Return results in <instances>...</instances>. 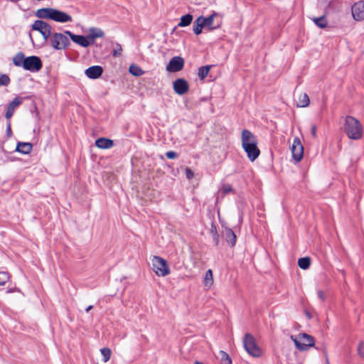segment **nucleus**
Wrapping results in <instances>:
<instances>
[{"label":"nucleus","instance_id":"1","mask_svg":"<svg viewBox=\"0 0 364 364\" xmlns=\"http://www.w3.org/2000/svg\"><path fill=\"white\" fill-rule=\"evenodd\" d=\"M241 141L242 149L246 152L248 159L251 161H254L260 154L255 136L250 131L245 129L242 132Z\"/></svg>","mask_w":364,"mask_h":364},{"label":"nucleus","instance_id":"2","mask_svg":"<svg viewBox=\"0 0 364 364\" xmlns=\"http://www.w3.org/2000/svg\"><path fill=\"white\" fill-rule=\"evenodd\" d=\"M35 15L39 18L49 19L58 23L73 21V17L65 12L53 8H42L38 9Z\"/></svg>","mask_w":364,"mask_h":364},{"label":"nucleus","instance_id":"3","mask_svg":"<svg viewBox=\"0 0 364 364\" xmlns=\"http://www.w3.org/2000/svg\"><path fill=\"white\" fill-rule=\"evenodd\" d=\"M343 129L350 139L358 140L363 136V127L360 122L353 117L347 116L346 117Z\"/></svg>","mask_w":364,"mask_h":364},{"label":"nucleus","instance_id":"4","mask_svg":"<svg viewBox=\"0 0 364 364\" xmlns=\"http://www.w3.org/2000/svg\"><path fill=\"white\" fill-rule=\"evenodd\" d=\"M152 270L158 277H164L171 273L169 265L166 259L159 256L151 258Z\"/></svg>","mask_w":364,"mask_h":364},{"label":"nucleus","instance_id":"5","mask_svg":"<svg viewBox=\"0 0 364 364\" xmlns=\"http://www.w3.org/2000/svg\"><path fill=\"white\" fill-rule=\"evenodd\" d=\"M68 37V34H65V31L64 33L55 32L51 34L49 43L55 50H65L70 44Z\"/></svg>","mask_w":364,"mask_h":364},{"label":"nucleus","instance_id":"6","mask_svg":"<svg viewBox=\"0 0 364 364\" xmlns=\"http://www.w3.org/2000/svg\"><path fill=\"white\" fill-rule=\"evenodd\" d=\"M291 339L294 341L296 348L301 351L307 350L314 345V339L306 333H300L296 336H291Z\"/></svg>","mask_w":364,"mask_h":364},{"label":"nucleus","instance_id":"7","mask_svg":"<svg viewBox=\"0 0 364 364\" xmlns=\"http://www.w3.org/2000/svg\"><path fill=\"white\" fill-rule=\"evenodd\" d=\"M243 344L247 353L255 358L260 357L262 354L261 348L258 346L255 338L250 333H246Z\"/></svg>","mask_w":364,"mask_h":364},{"label":"nucleus","instance_id":"8","mask_svg":"<svg viewBox=\"0 0 364 364\" xmlns=\"http://www.w3.org/2000/svg\"><path fill=\"white\" fill-rule=\"evenodd\" d=\"M32 29L38 31L45 41H48L51 36V26L41 20H36L32 24Z\"/></svg>","mask_w":364,"mask_h":364},{"label":"nucleus","instance_id":"9","mask_svg":"<svg viewBox=\"0 0 364 364\" xmlns=\"http://www.w3.org/2000/svg\"><path fill=\"white\" fill-rule=\"evenodd\" d=\"M42 62L37 56L26 57L23 68L31 72H37L42 68Z\"/></svg>","mask_w":364,"mask_h":364},{"label":"nucleus","instance_id":"10","mask_svg":"<svg viewBox=\"0 0 364 364\" xmlns=\"http://www.w3.org/2000/svg\"><path fill=\"white\" fill-rule=\"evenodd\" d=\"M291 151L292 157L296 161L299 162L302 159L304 156V147L298 137L294 139Z\"/></svg>","mask_w":364,"mask_h":364},{"label":"nucleus","instance_id":"11","mask_svg":"<svg viewBox=\"0 0 364 364\" xmlns=\"http://www.w3.org/2000/svg\"><path fill=\"white\" fill-rule=\"evenodd\" d=\"M173 88L176 94L183 95L188 92L189 90V85L185 79L178 78L173 82Z\"/></svg>","mask_w":364,"mask_h":364},{"label":"nucleus","instance_id":"12","mask_svg":"<svg viewBox=\"0 0 364 364\" xmlns=\"http://www.w3.org/2000/svg\"><path fill=\"white\" fill-rule=\"evenodd\" d=\"M184 65V60L181 57L175 56L171 59L166 66V70L171 73H175L182 70Z\"/></svg>","mask_w":364,"mask_h":364},{"label":"nucleus","instance_id":"13","mask_svg":"<svg viewBox=\"0 0 364 364\" xmlns=\"http://www.w3.org/2000/svg\"><path fill=\"white\" fill-rule=\"evenodd\" d=\"M65 34L70 38V39L76 44L83 47L87 48L91 45V42L87 36H84L82 35H76L70 32V31H65Z\"/></svg>","mask_w":364,"mask_h":364},{"label":"nucleus","instance_id":"14","mask_svg":"<svg viewBox=\"0 0 364 364\" xmlns=\"http://www.w3.org/2000/svg\"><path fill=\"white\" fill-rule=\"evenodd\" d=\"M352 16L355 21L364 20V1L355 3L351 9Z\"/></svg>","mask_w":364,"mask_h":364},{"label":"nucleus","instance_id":"15","mask_svg":"<svg viewBox=\"0 0 364 364\" xmlns=\"http://www.w3.org/2000/svg\"><path fill=\"white\" fill-rule=\"evenodd\" d=\"M102 73L103 69L99 65L91 66L85 71L86 76L90 79H97L100 77Z\"/></svg>","mask_w":364,"mask_h":364},{"label":"nucleus","instance_id":"16","mask_svg":"<svg viewBox=\"0 0 364 364\" xmlns=\"http://www.w3.org/2000/svg\"><path fill=\"white\" fill-rule=\"evenodd\" d=\"M105 36V32L99 28L91 27L89 28L87 38L91 42V45L95 43L96 38H102Z\"/></svg>","mask_w":364,"mask_h":364},{"label":"nucleus","instance_id":"17","mask_svg":"<svg viewBox=\"0 0 364 364\" xmlns=\"http://www.w3.org/2000/svg\"><path fill=\"white\" fill-rule=\"evenodd\" d=\"M22 102V99L17 97L9 105L7 112L6 114V118L10 119L14 113L16 107L20 105Z\"/></svg>","mask_w":364,"mask_h":364},{"label":"nucleus","instance_id":"18","mask_svg":"<svg viewBox=\"0 0 364 364\" xmlns=\"http://www.w3.org/2000/svg\"><path fill=\"white\" fill-rule=\"evenodd\" d=\"M95 145L99 149H107L113 146V141L107 138H99L95 141Z\"/></svg>","mask_w":364,"mask_h":364},{"label":"nucleus","instance_id":"19","mask_svg":"<svg viewBox=\"0 0 364 364\" xmlns=\"http://www.w3.org/2000/svg\"><path fill=\"white\" fill-rule=\"evenodd\" d=\"M218 16L216 13H213L210 15L208 17H204V25L205 27H208L210 30H213L220 27V23L215 24L214 19Z\"/></svg>","mask_w":364,"mask_h":364},{"label":"nucleus","instance_id":"20","mask_svg":"<svg viewBox=\"0 0 364 364\" xmlns=\"http://www.w3.org/2000/svg\"><path fill=\"white\" fill-rule=\"evenodd\" d=\"M310 103V100L307 94L301 93L297 96L296 105L298 107H306Z\"/></svg>","mask_w":364,"mask_h":364},{"label":"nucleus","instance_id":"21","mask_svg":"<svg viewBox=\"0 0 364 364\" xmlns=\"http://www.w3.org/2000/svg\"><path fill=\"white\" fill-rule=\"evenodd\" d=\"M223 236L225 240L233 247L236 242V235L230 228H225L223 231Z\"/></svg>","mask_w":364,"mask_h":364},{"label":"nucleus","instance_id":"22","mask_svg":"<svg viewBox=\"0 0 364 364\" xmlns=\"http://www.w3.org/2000/svg\"><path fill=\"white\" fill-rule=\"evenodd\" d=\"M32 150V144L26 142H18L16 151L24 154H29Z\"/></svg>","mask_w":364,"mask_h":364},{"label":"nucleus","instance_id":"23","mask_svg":"<svg viewBox=\"0 0 364 364\" xmlns=\"http://www.w3.org/2000/svg\"><path fill=\"white\" fill-rule=\"evenodd\" d=\"M203 22H204L203 16H199L195 21L193 30L196 35L200 34L202 33L203 28L204 27H205Z\"/></svg>","mask_w":364,"mask_h":364},{"label":"nucleus","instance_id":"24","mask_svg":"<svg viewBox=\"0 0 364 364\" xmlns=\"http://www.w3.org/2000/svg\"><path fill=\"white\" fill-rule=\"evenodd\" d=\"M26 58L23 53H18L13 58V63L18 67H24Z\"/></svg>","mask_w":364,"mask_h":364},{"label":"nucleus","instance_id":"25","mask_svg":"<svg viewBox=\"0 0 364 364\" xmlns=\"http://www.w3.org/2000/svg\"><path fill=\"white\" fill-rule=\"evenodd\" d=\"M204 286L210 289L213 284V275L211 269H208L205 272L203 279Z\"/></svg>","mask_w":364,"mask_h":364},{"label":"nucleus","instance_id":"26","mask_svg":"<svg viewBox=\"0 0 364 364\" xmlns=\"http://www.w3.org/2000/svg\"><path fill=\"white\" fill-rule=\"evenodd\" d=\"M129 73L136 77H140L144 74V71L137 65L132 64L129 68Z\"/></svg>","mask_w":364,"mask_h":364},{"label":"nucleus","instance_id":"27","mask_svg":"<svg viewBox=\"0 0 364 364\" xmlns=\"http://www.w3.org/2000/svg\"><path fill=\"white\" fill-rule=\"evenodd\" d=\"M193 21V16L191 14H186L185 16H183L181 19L180 22L178 24V26L179 27H186L189 26Z\"/></svg>","mask_w":364,"mask_h":364},{"label":"nucleus","instance_id":"28","mask_svg":"<svg viewBox=\"0 0 364 364\" xmlns=\"http://www.w3.org/2000/svg\"><path fill=\"white\" fill-rule=\"evenodd\" d=\"M211 67H212L211 65H205V66H202V67L199 68L198 70V77L200 80L205 79L207 77V75H208Z\"/></svg>","mask_w":364,"mask_h":364},{"label":"nucleus","instance_id":"29","mask_svg":"<svg viewBox=\"0 0 364 364\" xmlns=\"http://www.w3.org/2000/svg\"><path fill=\"white\" fill-rule=\"evenodd\" d=\"M310 263L309 257H302L298 260V265L302 269H307L310 266Z\"/></svg>","mask_w":364,"mask_h":364},{"label":"nucleus","instance_id":"30","mask_svg":"<svg viewBox=\"0 0 364 364\" xmlns=\"http://www.w3.org/2000/svg\"><path fill=\"white\" fill-rule=\"evenodd\" d=\"M219 358L222 364H232V360L227 353L223 350L219 351Z\"/></svg>","mask_w":364,"mask_h":364},{"label":"nucleus","instance_id":"31","mask_svg":"<svg viewBox=\"0 0 364 364\" xmlns=\"http://www.w3.org/2000/svg\"><path fill=\"white\" fill-rule=\"evenodd\" d=\"M313 21L314 23L321 28H324L327 26V21L324 16H321L319 18H314Z\"/></svg>","mask_w":364,"mask_h":364},{"label":"nucleus","instance_id":"32","mask_svg":"<svg viewBox=\"0 0 364 364\" xmlns=\"http://www.w3.org/2000/svg\"><path fill=\"white\" fill-rule=\"evenodd\" d=\"M100 353L103 357V361L107 363L111 357L112 351L108 348H103L100 349Z\"/></svg>","mask_w":364,"mask_h":364},{"label":"nucleus","instance_id":"33","mask_svg":"<svg viewBox=\"0 0 364 364\" xmlns=\"http://www.w3.org/2000/svg\"><path fill=\"white\" fill-rule=\"evenodd\" d=\"M9 279V275L6 272H0V286H4Z\"/></svg>","mask_w":364,"mask_h":364},{"label":"nucleus","instance_id":"34","mask_svg":"<svg viewBox=\"0 0 364 364\" xmlns=\"http://www.w3.org/2000/svg\"><path fill=\"white\" fill-rule=\"evenodd\" d=\"M10 83V78L6 74L0 73V86H6Z\"/></svg>","mask_w":364,"mask_h":364},{"label":"nucleus","instance_id":"35","mask_svg":"<svg viewBox=\"0 0 364 364\" xmlns=\"http://www.w3.org/2000/svg\"><path fill=\"white\" fill-rule=\"evenodd\" d=\"M122 53V47L119 43H116L112 52V55L114 57L120 56Z\"/></svg>","mask_w":364,"mask_h":364},{"label":"nucleus","instance_id":"36","mask_svg":"<svg viewBox=\"0 0 364 364\" xmlns=\"http://www.w3.org/2000/svg\"><path fill=\"white\" fill-rule=\"evenodd\" d=\"M220 191L223 195H227L232 191V188L230 185H224L221 188Z\"/></svg>","mask_w":364,"mask_h":364},{"label":"nucleus","instance_id":"37","mask_svg":"<svg viewBox=\"0 0 364 364\" xmlns=\"http://www.w3.org/2000/svg\"><path fill=\"white\" fill-rule=\"evenodd\" d=\"M185 173H186V178L188 180H191L194 177V173L189 168H186Z\"/></svg>","mask_w":364,"mask_h":364},{"label":"nucleus","instance_id":"38","mask_svg":"<svg viewBox=\"0 0 364 364\" xmlns=\"http://www.w3.org/2000/svg\"><path fill=\"white\" fill-rule=\"evenodd\" d=\"M166 156L169 159H174L177 156V154L174 151H170L166 153Z\"/></svg>","mask_w":364,"mask_h":364},{"label":"nucleus","instance_id":"39","mask_svg":"<svg viewBox=\"0 0 364 364\" xmlns=\"http://www.w3.org/2000/svg\"><path fill=\"white\" fill-rule=\"evenodd\" d=\"M364 346V344L363 343H360L359 346H358V353L360 354V356L362 357H364V352H363V348Z\"/></svg>","mask_w":364,"mask_h":364},{"label":"nucleus","instance_id":"40","mask_svg":"<svg viewBox=\"0 0 364 364\" xmlns=\"http://www.w3.org/2000/svg\"><path fill=\"white\" fill-rule=\"evenodd\" d=\"M317 294H318V298L321 301H323L325 299V294L323 291H321V290L318 291Z\"/></svg>","mask_w":364,"mask_h":364},{"label":"nucleus","instance_id":"41","mask_svg":"<svg viewBox=\"0 0 364 364\" xmlns=\"http://www.w3.org/2000/svg\"><path fill=\"white\" fill-rule=\"evenodd\" d=\"M311 135L313 137H316V127L315 125H312L311 130Z\"/></svg>","mask_w":364,"mask_h":364},{"label":"nucleus","instance_id":"42","mask_svg":"<svg viewBox=\"0 0 364 364\" xmlns=\"http://www.w3.org/2000/svg\"><path fill=\"white\" fill-rule=\"evenodd\" d=\"M6 131H7V134H8L9 136H10L11 135V124L10 123H9L7 124V130Z\"/></svg>","mask_w":364,"mask_h":364},{"label":"nucleus","instance_id":"43","mask_svg":"<svg viewBox=\"0 0 364 364\" xmlns=\"http://www.w3.org/2000/svg\"><path fill=\"white\" fill-rule=\"evenodd\" d=\"M214 240L215 241L216 245H218L219 239H218V235L216 233L214 235Z\"/></svg>","mask_w":364,"mask_h":364},{"label":"nucleus","instance_id":"44","mask_svg":"<svg viewBox=\"0 0 364 364\" xmlns=\"http://www.w3.org/2000/svg\"><path fill=\"white\" fill-rule=\"evenodd\" d=\"M92 307L93 306L92 305L87 306L86 309V312H89L92 309Z\"/></svg>","mask_w":364,"mask_h":364},{"label":"nucleus","instance_id":"45","mask_svg":"<svg viewBox=\"0 0 364 364\" xmlns=\"http://www.w3.org/2000/svg\"><path fill=\"white\" fill-rule=\"evenodd\" d=\"M196 364H203V363H201L200 362H196Z\"/></svg>","mask_w":364,"mask_h":364}]
</instances>
